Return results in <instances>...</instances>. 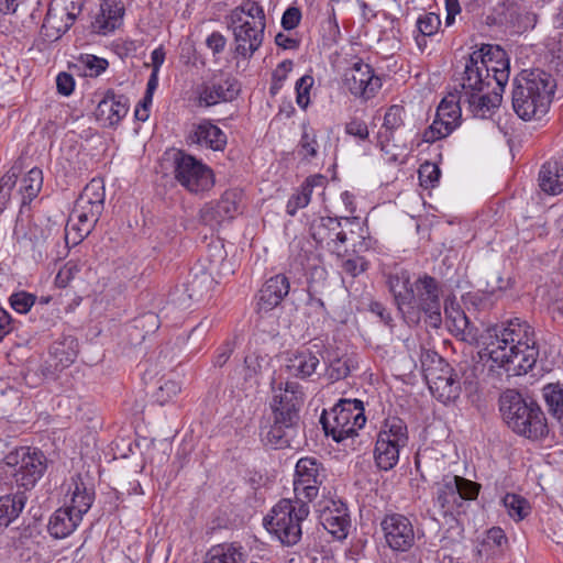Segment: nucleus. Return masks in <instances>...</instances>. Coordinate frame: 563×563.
I'll list each match as a JSON object with an SVG mask.
<instances>
[{
  "instance_id": "nucleus-59",
  "label": "nucleus",
  "mask_w": 563,
  "mask_h": 563,
  "mask_svg": "<svg viewBox=\"0 0 563 563\" xmlns=\"http://www.w3.org/2000/svg\"><path fill=\"white\" fill-rule=\"evenodd\" d=\"M367 267L368 262L362 256L347 258L342 263V269L352 277L358 276L360 274L365 272Z\"/></svg>"
},
{
  "instance_id": "nucleus-38",
  "label": "nucleus",
  "mask_w": 563,
  "mask_h": 563,
  "mask_svg": "<svg viewBox=\"0 0 563 563\" xmlns=\"http://www.w3.org/2000/svg\"><path fill=\"white\" fill-rule=\"evenodd\" d=\"M341 221L338 218L323 217L314 221L311 227V235L313 240L320 244L331 247L335 232L340 227Z\"/></svg>"
},
{
  "instance_id": "nucleus-57",
  "label": "nucleus",
  "mask_w": 563,
  "mask_h": 563,
  "mask_svg": "<svg viewBox=\"0 0 563 563\" xmlns=\"http://www.w3.org/2000/svg\"><path fill=\"white\" fill-rule=\"evenodd\" d=\"M327 271L323 267L314 266L308 277V295L319 294L327 280Z\"/></svg>"
},
{
  "instance_id": "nucleus-12",
  "label": "nucleus",
  "mask_w": 563,
  "mask_h": 563,
  "mask_svg": "<svg viewBox=\"0 0 563 563\" xmlns=\"http://www.w3.org/2000/svg\"><path fill=\"white\" fill-rule=\"evenodd\" d=\"M229 19L228 26L233 33L235 55L250 59L262 46L265 27L262 26V22H258V25L250 24V20L241 19L239 12L231 13Z\"/></svg>"
},
{
  "instance_id": "nucleus-3",
  "label": "nucleus",
  "mask_w": 563,
  "mask_h": 563,
  "mask_svg": "<svg viewBox=\"0 0 563 563\" xmlns=\"http://www.w3.org/2000/svg\"><path fill=\"white\" fill-rule=\"evenodd\" d=\"M556 81L541 68L521 70L514 81L512 108L522 120H539L550 108Z\"/></svg>"
},
{
  "instance_id": "nucleus-29",
  "label": "nucleus",
  "mask_w": 563,
  "mask_h": 563,
  "mask_svg": "<svg viewBox=\"0 0 563 563\" xmlns=\"http://www.w3.org/2000/svg\"><path fill=\"white\" fill-rule=\"evenodd\" d=\"M86 206L75 202L69 220L66 225V241L68 242L71 234L73 243L77 244L87 238L93 230L97 221V213L91 212L90 217L85 213Z\"/></svg>"
},
{
  "instance_id": "nucleus-33",
  "label": "nucleus",
  "mask_w": 563,
  "mask_h": 563,
  "mask_svg": "<svg viewBox=\"0 0 563 563\" xmlns=\"http://www.w3.org/2000/svg\"><path fill=\"white\" fill-rule=\"evenodd\" d=\"M26 500L27 497L22 492L0 497V529L7 528L20 516Z\"/></svg>"
},
{
  "instance_id": "nucleus-9",
  "label": "nucleus",
  "mask_w": 563,
  "mask_h": 563,
  "mask_svg": "<svg viewBox=\"0 0 563 563\" xmlns=\"http://www.w3.org/2000/svg\"><path fill=\"white\" fill-rule=\"evenodd\" d=\"M47 457L41 450L21 446L4 456L7 466L13 467V476L19 487L32 489L47 468Z\"/></svg>"
},
{
  "instance_id": "nucleus-50",
  "label": "nucleus",
  "mask_w": 563,
  "mask_h": 563,
  "mask_svg": "<svg viewBox=\"0 0 563 563\" xmlns=\"http://www.w3.org/2000/svg\"><path fill=\"white\" fill-rule=\"evenodd\" d=\"M36 296L26 291H19L10 296L11 307L19 313H26L36 305Z\"/></svg>"
},
{
  "instance_id": "nucleus-4",
  "label": "nucleus",
  "mask_w": 563,
  "mask_h": 563,
  "mask_svg": "<svg viewBox=\"0 0 563 563\" xmlns=\"http://www.w3.org/2000/svg\"><path fill=\"white\" fill-rule=\"evenodd\" d=\"M503 419L515 433L531 440L548 435L547 417L534 400H527L518 390L507 389L499 397Z\"/></svg>"
},
{
  "instance_id": "nucleus-6",
  "label": "nucleus",
  "mask_w": 563,
  "mask_h": 563,
  "mask_svg": "<svg viewBox=\"0 0 563 563\" xmlns=\"http://www.w3.org/2000/svg\"><path fill=\"white\" fill-rule=\"evenodd\" d=\"M208 273L194 274L192 278L181 286H177L169 294V302L180 309H188L194 301L202 299L209 290L213 275L225 277L234 273L233 265L227 258V252L222 244L209 245L208 250Z\"/></svg>"
},
{
  "instance_id": "nucleus-28",
  "label": "nucleus",
  "mask_w": 563,
  "mask_h": 563,
  "mask_svg": "<svg viewBox=\"0 0 563 563\" xmlns=\"http://www.w3.org/2000/svg\"><path fill=\"white\" fill-rule=\"evenodd\" d=\"M387 284L399 312L406 320L410 300L413 298L415 288L413 283L410 282L409 273L405 269H400L399 272L389 274Z\"/></svg>"
},
{
  "instance_id": "nucleus-46",
  "label": "nucleus",
  "mask_w": 563,
  "mask_h": 563,
  "mask_svg": "<svg viewBox=\"0 0 563 563\" xmlns=\"http://www.w3.org/2000/svg\"><path fill=\"white\" fill-rule=\"evenodd\" d=\"M445 314L451 320L450 330L455 333V335H462L463 340H466V335L472 334L473 327L464 311H462L459 307L454 308L453 303L451 307L445 305Z\"/></svg>"
},
{
  "instance_id": "nucleus-64",
  "label": "nucleus",
  "mask_w": 563,
  "mask_h": 563,
  "mask_svg": "<svg viewBox=\"0 0 563 563\" xmlns=\"http://www.w3.org/2000/svg\"><path fill=\"white\" fill-rule=\"evenodd\" d=\"M234 347V341H225L217 351V354L213 360L214 366L222 367L232 355Z\"/></svg>"
},
{
  "instance_id": "nucleus-36",
  "label": "nucleus",
  "mask_w": 563,
  "mask_h": 563,
  "mask_svg": "<svg viewBox=\"0 0 563 563\" xmlns=\"http://www.w3.org/2000/svg\"><path fill=\"white\" fill-rule=\"evenodd\" d=\"M542 398L551 418L560 427L563 420V385L561 383H550L542 388Z\"/></svg>"
},
{
  "instance_id": "nucleus-39",
  "label": "nucleus",
  "mask_w": 563,
  "mask_h": 563,
  "mask_svg": "<svg viewBox=\"0 0 563 563\" xmlns=\"http://www.w3.org/2000/svg\"><path fill=\"white\" fill-rule=\"evenodd\" d=\"M73 24L74 22L63 15V12L59 10L57 4H51L43 23V27L46 30L47 36L59 38Z\"/></svg>"
},
{
  "instance_id": "nucleus-20",
  "label": "nucleus",
  "mask_w": 563,
  "mask_h": 563,
  "mask_svg": "<svg viewBox=\"0 0 563 563\" xmlns=\"http://www.w3.org/2000/svg\"><path fill=\"white\" fill-rule=\"evenodd\" d=\"M239 93V81L230 75L220 74L201 86L199 102L206 107H211L220 102L232 101Z\"/></svg>"
},
{
  "instance_id": "nucleus-21",
  "label": "nucleus",
  "mask_w": 563,
  "mask_h": 563,
  "mask_svg": "<svg viewBox=\"0 0 563 563\" xmlns=\"http://www.w3.org/2000/svg\"><path fill=\"white\" fill-rule=\"evenodd\" d=\"M386 542L395 551H407L415 542V531L408 518L399 514L386 516L382 521Z\"/></svg>"
},
{
  "instance_id": "nucleus-35",
  "label": "nucleus",
  "mask_w": 563,
  "mask_h": 563,
  "mask_svg": "<svg viewBox=\"0 0 563 563\" xmlns=\"http://www.w3.org/2000/svg\"><path fill=\"white\" fill-rule=\"evenodd\" d=\"M242 547L235 543L213 545L206 555L205 563H244Z\"/></svg>"
},
{
  "instance_id": "nucleus-49",
  "label": "nucleus",
  "mask_w": 563,
  "mask_h": 563,
  "mask_svg": "<svg viewBox=\"0 0 563 563\" xmlns=\"http://www.w3.org/2000/svg\"><path fill=\"white\" fill-rule=\"evenodd\" d=\"M78 63L82 67L85 76L89 77L99 76L109 66L107 59L90 54L81 55Z\"/></svg>"
},
{
  "instance_id": "nucleus-47",
  "label": "nucleus",
  "mask_w": 563,
  "mask_h": 563,
  "mask_svg": "<svg viewBox=\"0 0 563 563\" xmlns=\"http://www.w3.org/2000/svg\"><path fill=\"white\" fill-rule=\"evenodd\" d=\"M404 108L401 106H391L384 117L383 129L385 133L380 132L379 137H385L388 142L394 135V132L404 124Z\"/></svg>"
},
{
  "instance_id": "nucleus-19",
  "label": "nucleus",
  "mask_w": 563,
  "mask_h": 563,
  "mask_svg": "<svg viewBox=\"0 0 563 563\" xmlns=\"http://www.w3.org/2000/svg\"><path fill=\"white\" fill-rule=\"evenodd\" d=\"M319 519L323 528L338 539L346 537L351 520L347 507L342 500L331 498L318 504Z\"/></svg>"
},
{
  "instance_id": "nucleus-8",
  "label": "nucleus",
  "mask_w": 563,
  "mask_h": 563,
  "mask_svg": "<svg viewBox=\"0 0 563 563\" xmlns=\"http://www.w3.org/2000/svg\"><path fill=\"white\" fill-rule=\"evenodd\" d=\"M413 298L407 312L406 322L417 324L424 314L426 323L439 329L442 323L440 286L438 280L427 274L420 276L413 283Z\"/></svg>"
},
{
  "instance_id": "nucleus-62",
  "label": "nucleus",
  "mask_w": 563,
  "mask_h": 563,
  "mask_svg": "<svg viewBox=\"0 0 563 563\" xmlns=\"http://www.w3.org/2000/svg\"><path fill=\"white\" fill-rule=\"evenodd\" d=\"M206 45L213 55L221 54L227 45V38L218 31L212 32L206 40Z\"/></svg>"
},
{
  "instance_id": "nucleus-48",
  "label": "nucleus",
  "mask_w": 563,
  "mask_h": 563,
  "mask_svg": "<svg viewBox=\"0 0 563 563\" xmlns=\"http://www.w3.org/2000/svg\"><path fill=\"white\" fill-rule=\"evenodd\" d=\"M238 12L241 14V19L250 20V24L258 25V22H262V26L266 27L265 12L260 3L247 0L232 11V13Z\"/></svg>"
},
{
  "instance_id": "nucleus-37",
  "label": "nucleus",
  "mask_w": 563,
  "mask_h": 563,
  "mask_svg": "<svg viewBox=\"0 0 563 563\" xmlns=\"http://www.w3.org/2000/svg\"><path fill=\"white\" fill-rule=\"evenodd\" d=\"M377 438H384L385 441L390 440L397 445L407 446L409 440L407 424L399 417H387L383 422Z\"/></svg>"
},
{
  "instance_id": "nucleus-11",
  "label": "nucleus",
  "mask_w": 563,
  "mask_h": 563,
  "mask_svg": "<svg viewBox=\"0 0 563 563\" xmlns=\"http://www.w3.org/2000/svg\"><path fill=\"white\" fill-rule=\"evenodd\" d=\"M461 92L460 101L467 103L470 111L474 117L487 118L496 108L500 106L501 92L495 85L487 84V81L477 84L473 87H467L466 75L461 74Z\"/></svg>"
},
{
  "instance_id": "nucleus-24",
  "label": "nucleus",
  "mask_w": 563,
  "mask_h": 563,
  "mask_svg": "<svg viewBox=\"0 0 563 563\" xmlns=\"http://www.w3.org/2000/svg\"><path fill=\"white\" fill-rule=\"evenodd\" d=\"M456 475L446 474L442 479L435 483L433 501L439 507L442 516L453 515L462 507L461 495L456 486Z\"/></svg>"
},
{
  "instance_id": "nucleus-14",
  "label": "nucleus",
  "mask_w": 563,
  "mask_h": 563,
  "mask_svg": "<svg viewBox=\"0 0 563 563\" xmlns=\"http://www.w3.org/2000/svg\"><path fill=\"white\" fill-rule=\"evenodd\" d=\"M361 405L358 399H341L330 412L323 411L320 422L327 435L336 442L352 437V413Z\"/></svg>"
},
{
  "instance_id": "nucleus-44",
  "label": "nucleus",
  "mask_w": 563,
  "mask_h": 563,
  "mask_svg": "<svg viewBox=\"0 0 563 563\" xmlns=\"http://www.w3.org/2000/svg\"><path fill=\"white\" fill-rule=\"evenodd\" d=\"M104 184L102 179L93 178L86 185L76 202L84 206L101 205L104 208Z\"/></svg>"
},
{
  "instance_id": "nucleus-18",
  "label": "nucleus",
  "mask_w": 563,
  "mask_h": 563,
  "mask_svg": "<svg viewBox=\"0 0 563 563\" xmlns=\"http://www.w3.org/2000/svg\"><path fill=\"white\" fill-rule=\"evenodd\" d=\"M344 86L355 97L369 99L380 88L382 82L368 64L358 60L345 70Z\"/></svg>"
},
{
  "instance_id": "nucleus-51",
  "label": "nucleus",
  "mask_w": 563,
  "mask_h": 563,
  "mask_svg": "<svg viewBox=\"0 0 563 563\" xmlns=\"http://www.w3.org/2000/svg\"><path fill=\"white\" fill-rule=\"evenodd\" d=\"M18 174L11 169L0 178V213L5 209L10 200L12 188L15 186Z\"/></svg>"
},
{
  "instance_id": "nucleus-30",
  "label": "nucleus",
  "mask_w": 563,
  "mask_h": 563,
  "mask_svg": "<svg viewBox=\"0 0 563 563\" xmlns=\"http://www.w3.org/2000/svg\"><path fill=\"white\" fill-rule=\"evenodd\" d=\"M81 519L71 512V509L59 508L51 517L47 529L55 539L69 536L79 525Z\"/></svg>"
},
{
  "instance_id": "nucleus-16",
  "label": "nucleus",
  "mask_w": 563,
  "mask_h": 563,
  "mask_svg": "<svg viewBox=\"0 0 563 563\" xmlns=\"http://www.w3.org/2000/svg\"><path fill=\"white\" fill-rule=\"evenodd\" d=\"M431 393L441 401L446 402L459 397L461 382L459 375L442 357V364L431 367L424 375Z\"/></svg>"
},
{
  "instance_id": "nucleus-58",
  "label": "nucleus",
  "mask_w": 563,
  "mask_h": 563,
  "mask_svg": "<svg viewBox=\"0 0 563 563\" xmlns=\"http://www.w3.org/2000/svg\"><path fill=\"white\" fill-rule=\"evenodd\" d=\"M345 133L354 136L360 141H365L369 136L367 124L360 119H352L345 124Z\"/></svg>"
},
{
  "instance_id": "nucleus-53",
  "label": "nucleus",
  "mask_w": 563,
  "mask_h": 563,
  "mask_svg": "<svg viewBox=\"0 0 563 563\" xmlns=\"http://www.w3.org/2000/svg\"><path fill=\"white\" fill-rule=\"evenodd\" d=\"M420 185L424 188L434 187L440 178V169L435 164L424 163L420 166L419 170Z\"/></svg>"
},
{
  "instance_id": "nucleus-42",
  "label": "nucleus",
  "mask_w": 563,
  "mask_h": 563,
  "mask_svg": "<svg viewBox=\"0 0 563 563\" xmlns=\"http://www.w3.org/2000/svg\"><path fill=\"white\" fill-rule=\"evenodd\" d=\"M356 363L350 356H341L330 360L325 365V377L330 383L346 378L355 368Z\"/></svg>"
},
{
  "instance_id": "nucleus-54",
  "label": "nucleus",
  "mask_w": 563,
  "mask_h": 563,
  "mask_svg": "<svg viewBox=\"0 0 563 563\" xmlns=\"http://www.w3.org/2000/svg\"><path fill=\"white\" fill-rule=\"evenodd\" d=\"M313 81L314 80L312 76L305 75L296 82V101L297 104L303 110L307 109L310 103L309 91L313 86Z\"/></svg>"
},
{
  "instance_id": "nucleus-45",
  "label": "nucleus",
  "mask_w": 563,
  "mask_h": 563,
  "mask_svg": "<svg viewBox=\"0 0 563 563\" xmlns=\"http://www.w3.org/2000/svg\"><path fill=\"white\" fill-rule=\"evenodd\" d=\"M501 503L507 509L508 515L516 521L523 520L531 510L529 501L517 494H506L503 497Z\"/></svg>"
},
{
  "instance_id": "nucleus-32",
  "label": "nucleus",
  "mask_w": 563,
  "mask_h": 563,
  "mask_svg": "<svg viewBox=\"0 0 563 563\" xmlns=\"http://www.w3.org/2000/svg\"><path fill=\"white\" fill-rule=\"evenodd\" d=\"M71 482L74 486L71 490V504L66 508L71 509V512L82 519V516L90 509L93 503L95 492L86 486L80 475L74 476Z\"/></svg>"
},
{
  "instance_id": "nucleus-63",
  "label": "nucleus",
  "mask_w": 563,
  "mask_h": 563,
  "mask_svg": "<svg viewBox=\"0 0 563 563\" xmlns=\"http://www.w3.org/2000/svg\"><path fill=\"white\" fill-rule=\"evenodd\" d=\"M66 368L62 366L51 354L41 364V373L45 378H55L57 373Z\"/></svg>"
},
{
  "instance_id": "nucleus-23",
  "label": "nucleus",
  "mask_w": 563,
  "mask_h": 563,
  "mask_svg": "<svg viewBox=\"0 0 563 563\" xmlns=\"http://www.w3.org/2000/svg\"><path fill=\"white\" fill-rule=\"evenodd\" d=\"M189 145L210 148L212 151H223L227 145L225 133L209 120H203L192 125L186 139Z\"/></svg>"
},
{
  "instance_id": "nucleus-10",
  "label": "nucleus",
  "mask_w": 563,
  "mask_h": 563,
  "mask_svg": "<svg viewBox=\"0 0 563 563\" xmlns=\"http://www.w3.org/2000/svg\"><path fill=\"white\" fill-rule=\"evenodd\" d=\"M174 164L175 178L188 191L199 194L213 186L212 170L194 156L179 151L175 156Z\"/></svg>"
},
{
  "instance_id": "nucleus-22",
  "label": "nucleus",
  "mask_w": 563,
  "mask_h": 563,
  "mask_svg": "<svg viewBox=\"0 0 563 563\" xmlns=\"http://www.w3.org/2000/svg\"><path fill=\"white\" fill-rule=\"evenodd\" d=\"M290 283L284 274L267 279L258 291L257 311L268 312L279 306L289 294Z\"/></svg>"
},
{
  "instance_id": "nucleus-55",
  "label": "nucleus",
  "mask_w": 563,
  "mask_h": 563,
  "mask_svg": "<svg viewBox=\"0 0 563 563\" xmlns=\"http://www.w3.org/2000/svg\"><path fill=\"white\" fill-rule=\"evenodd\" d=\"M456 486L459 487V495H461V501L463 500H474L477 498L481 484L467 479L465 477L456 475Z\"/></svg>"
},
{
  "instance_id": "nucleus-13",
  "label": "nucleus",
  "mask_w": 563,
  "mask_h": 563,
  "mask_svg": "<svg viewBox=\"0 0 563 563\" xmlns=\"http://www.w3.org/2000/svg\"><path fill=\"white\" fill-rule=\"evenodd\" d=\"M324 478V468L317 459L301 457L295 467L294 492L297 499L313 500Z\"/></svg>"
},
{
  "instance_id": "nucleus-31",
  "label": "nucleus",
  "mask_w": 563,
  "mask_h": 563,
  "mask_svg": "<svg viewBox=\"0 0 563 563\" xmlns=\"http://www.w3.org/2000/svg\"><path fill=\"white\" fill-rule=\"evenodd\" d=\"M539 186L549 195H559L563 191V166L558 162H547L539 173Z\"/></svg>"
},
{
  "instance_id": "nucleus-15",
  "label": "nucleus",
  "mask_w": 563,
  "mask_h": 563,
  "mask_svg": "<svg viewBox=\"0 0 563 563\" xmlns=\"http://www.w3.org/2000/svg\"><path fill=\"white\" fill-rule=\"evenodd\" d=\"M242 191L230 189L216 202L206 203L199 212L200 222L216 229L227 220H232L240 212Z\"/></svg>"
},
{
  "instance_id": "nucleus-60",
  "label": "nucleus",
  "mask_w": 563,
  "mask_h": 563,
  "mask_svg": "<svg viewBox=\"0 0 563 563\" xmlns=\"http://www.w3.org/2000/svg\"><path fill=\"white\" fill-rule=\"evenodd\" d=\"M301 21V11L297 7H289L282 16V26L286 31L294 30Z\"/></svg>"
},
{
  "instance_id": "nucleus-26",
  "label": "nucleus",
  "mask_w": 563,
  "mask_h": 563,
  "mask_svg": "<svg viewBox=\"0 0 563 563\" xmlns=\"http://www.w3.org/2000/svg\"><path fill=\"white\" fill-rule=\"evenodd\" d=\"M124 13L122 0H102L100 11L91 22V26L95 32L106 35L122 24Z\"/></svg>"
},
{
  "instance_id": "nucleus-17",
  "label": "nucleus",
  "mask_w": 563,
  "mask_h": 563,
  "mask_svg": "<svg viewBox=\"0 0 563 563\" xmlns=\"http://www.w3.org/2000/svg\"><path fill=\"white\" fill-rule=\"evenodd\" d=\"M460 102L446 98L440 102L432 124L422 134L423 142L433 143L453 132L461 119Z\"/></svg>"
},
{
  "instance_id": "nucleus-61",
  "label": "nucleus",
  "mask_w": 563,
  "mask_h": 563,
  "mask_svg": "<svg viewBox=\"0 0 563 563\" xmlns=\"http://www.w3.org/2000/svg\"><path fill=\"white\" fill-rule=\"evenodd\" d=\"M420 363L424 375L434 365L442 364V357L435 351L421 349Z\"/></svg>"
},
{
  "instance_id": "nucleus-52",
  "label": "nucleus",
  "mask_w": 563,
  "mask_h": 563,
  "mask_svg": "<svg viewBox=\"0 0 563 563\" xmlns=\"http://www.w3.org/2000/svg\"><path fill=\"white\" fill-rule=\"evenodd\" d=\"M441 25V21L435 13L421 14L417 20V27L423 36H431L435 34Z\"/></svg>"
},
{
  "instance_id": "nucleus-5",
  "label": "nucleus",
  "mask_w": 563,
  "mask_h": 563,
  "mask_svg": "<svg viewBox=\"0 0 563 563\" xmlns=\"http://www.w3.org/2000/svg\"><path fill=\"white\" fill-rule=\"evenodd\" d=\"M462 74L466 75L467 82H473V87L487 81L489 85L494 82L498 90L504 91L510 74L509 57L500 46L483 44L465 58ZM467 87L472 85L467 84Z\"/></svg>"
},
{
  "instance_id": "nucleus-27",
  "label": "nucleus",
  "mask_w": 563,
  "mask_h": 563,
  "mask_svg": "<svg viewBox=\"0 0 563 563\" xmlns=\"http://www.w3.org/2000/svg\"><path fill=\"white\" fill-rule=\"evenodd\" d=\"M323 358L321 350L312 351L310 349L297 350L289 358L286 369L296 378L307 379L317 374L320 368V361Z\"/></svg>"
},
{
  "instance_id": "nucleus-1",
  "label": "nucleus",
  "mask_w": 563,
  "mask_h": 563,
  "mask_svg": "<svg viewBox=\"0 0 563 563\" xmlns=\"http://www.w3.org/2000/svg\"><path fill=\"white\" fill-rule=\"evenodd\" d=\"M477 343L483 345L481 355H487L508 376L527 374L539 357L534 329L520 318L487 328Z\"/></svg>"
},
{
  "instance_id": "nucleus-2",
  "label": "nucleus",
  "mask_w": 563,
  "mask_h": 563,
  "mask_svg": "<svg viewBox=\"0 0 563 563\" xmlns=\"http://www.w3.org/2000/svg\"><path fill=\"white\" fill-rule=\"evenodd\" d=\"M273 423L262 430L263 441L274 449L299 446V413L305 401L302 387L288 380L273 386Z\"/></svg>"
},
{
  "instance_id": "nucleus-43",
  "label": "nucleus",
  "mask_w": 563,
  "mask_h": 563,
  "mask_svg": "<svg viewBox=\"0 0 563 563\" xmlns=\"http://www.w3.org/2000/svg\"><path fill=\"white\" fill-rule=\"evenodd\" d=\"M318 135L314 129L308 123L302 124V133L298 143V154L305 161H311L318 155Z\"/></svg>"
},
{
  "instance_id": "nucleus-41",
  "label": "nucleus",
  "mask_w": 563,
  "mask_h": 563,
  "mask_svg": "<svg viewBox=\"0 0 563 563\" xmlns=\"http://www.w3.org/2000/svg\"><path fill=\"white\" fill-rule=\"evenodd\" d=\"M62 366L68 367L73 364L77 356V342L73 336L64 338L55 341L48 351Z\"/></svg>"
},
{
  "instance_id": "nucleus-34",
  "label": "nucleus",
  "mask_w": 563,
  "mask_h": 563,
  "mask_svg": "<svg viewBox=\"0 0 563 563\" xmlns=\"http://www.w3.org/2000/svg\"><path fill=\"white\" fill-rule=\"evenodd\" d=\"M402 448L405 445H397L390 440L385 441L384 438H377L374 450L376 465L384 471L391 470L398 463L400 449Z\"/></svg>"
},
{
  "instance_id": "nucleus-25",
  "label": "nucleus",
  "mask_w": 563,
  "mask_h": 563,
  "mask_svg": "<svg viewBox=\"0 0 563 563\" xmlns=\"http://www.w3.org/2000/svg\"><path fill=\"white\" fill-rule=\"evenodd\" d=\"M128 111V98L123 95H115L113 90H108L97 104L96 118L104 124L115 125L126 115Z\"/></svg>"
},
{
  "instance_id": "nucleus-56",
  "label": "nucleus",
  "mask_w": 563,
  "mask_h": 563,
  "mask_svg": "<svg viewBox=\"0 0 563 563\" xmlns=\"http://www.w3.org/2000/svg\"><path fill=\"white\" fill-rule=\"evenodd\" d=\"M51 4H57L63 15L75 22L82 10L84 0H53Z\"/></svg>"
},
{
  "instance_id": "nucleus-40",
  "label": "nucleus",
  "mask_w": 563,
  "mask_h": 563,
  "mask_svg": "<svg viewBox=\"0 0 563 563\" xmlns=\"http://www.w3.org/2000/svg\"><path fill=\"white\" fill-rule=\"evenodd\" d=\"M43 186V173L40 168H32L21 179L19 192L21 195V203L25 206L35 199Z\"/></svg>"
},
{
  "instance_id": "nucleus-7",
  "label": "nucleus",
  "mask_w": 563,
  "mask_h": 563,
  "mask_svg": "<svg viewBox=\"0 0 563 563\" xmlns=\"http://www.w3.org/2000/svg\"><path fill=\"white\" fill-rule=\"evenodd\" d=\"M308 515L309 507L301 499H282L265 518V526L283 544L295 545L301 538V522Z\"/></svg>"
}]
</instances>
